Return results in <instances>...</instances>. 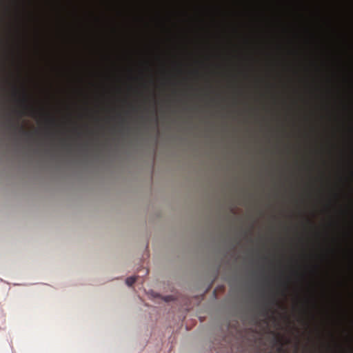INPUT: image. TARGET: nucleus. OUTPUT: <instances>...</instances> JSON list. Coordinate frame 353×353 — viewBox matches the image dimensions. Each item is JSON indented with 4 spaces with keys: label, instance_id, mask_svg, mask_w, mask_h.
Returning <instances> with one entry per match:
<instances>
[{
    "label": "nucleus",
    "instance_id": "f257e3e1",
    "mask_svg": "<svg viewBox=\"0 0 353 353\" xmlns=\"http://www.w3.org/2000/svg\"><path fill=\"white\" fill-rule=\"evenodd\" d=\"M10 126L14 128V129H19V132L26 136V137H30L31 136V133L30 132H28L27 130H25V128L23 127V126H20L19 125V124H13V123H11L10 124Z\"/></svg>",
    "mask_w": 353,
    "mask_h": 353
},
{
    "label": "nucleus",
    "instance_id": "f03ea898",
    "mask_svg": "<svg viewBox=\"0 0 353 353\" xmlns=\"http://www.w3.org/2000/svg\"><path fill=\"white\" fill-rule=\"evenodd\" d=\"M136 281V277L130 276L127 278L125 283L128 286H132Z\"/></svg>",
    "mask_w": 353,
    "mask_h": 353
},
{
    "label": "nucleus",
    "instance_id": "7ed1b4c3",
    "mask_svg": "<svg viewBox=\"0 0 353 353\" xmlns=\"http://www.w3.org/2000/svg\"><path fill=\"white\" fill-rule=\"evenodd\" d=\"M277 342L280 344L279 347L278 348V352L279 353H286L285 351L283 348V343L281 339H278Z\"/></svg>",
    "mask_w": 353,
    "mask_h": 353
},
{
    "label": "nucleus",
    "instance_id": "20e7f679",
    "mask_svg": "<svg viewBox=\"0 0 353 353\" xmlns=\"http://www.w3.org/2000/svg\"><path fill=\"white\" fill-rule=\"evenodd\" d=\"M21 101L25 105L26 108H30L29 105H27L28 98H27V96L25 94L23 95Z\"/></svg>",
    "mask_w": 353,
    "mask_h": 353
},
{
    "label": "nucleus",
    "instance_id": "39448f33",
    "mask_svg": "<svg viewBox=\"0 0 353 353\" xmlns=\"http://www.w3.org/2000/svg\"><path fill=\"white\" fill-rule=\"evenodd\" d=\"M270 312V309L269 307L265 305L263 308V315H267Z\"/></svg>",
    "mask_w": 353,
    "mask_h": 353
},
{
    "label": "nucleus",
    "instance_id": "423d86ee",
    "mask_svg": "<svg viewBox=\"0 0 353 353\" xmlns=\"http://www.w3.org/2000/svg\"><path fill=\"white\" fill-rule=\"evenodd\" d=\"M270 302L272 304L279 305V302H278L277 299L275 297H272L270 299Z\"/></svg>",
    "mask_w": 353,
    "mask_h": 353
},
{
    "label": "nucleus",
    "instance_id": "0eeeda50",
    "mask_svg": "<svg viewBox=\"0 0 353 353\" xmlns=\"http://www.w3.org/2000/svg\"><path fill=\"white\" fill-rule=\"evenodd\" d=\"M169 298H170V296H167V297L165 298V301H168V300H169Z\"/></svg>",
    "mask_w": 353,
    "mask_h": 353
},
{
    "label": "nucleus",
    "instance_id": "6e6552de",
    "mask_svg": "<svg viewBox=\"0 0 353 353\" xmlns=\"http://www.w3.org/2000/svg\"><path fill=\"white\" fill-rule=\"evenodd\" d=\"M50 121L52 122V123L54 122V119H51Z\"/></svg>",
    "mask_w": 353,
    "mask_h": 353
},
{
    "label": "nucleus",
    "instance_id": "1a4fd4ad",
    "mask_svg": "<svg viewBox=\"0 0 353 353\" xmlns=\"http://www.w3.org/2000/svg\"><path fill=\"white\" fill-rule=\"evenodd\" d=\"M284 286H285V288H287V284H286V283H284Z\"/></svg>",
    "mask_w": 353,
    "mask_h": 353
}]
</instances>
